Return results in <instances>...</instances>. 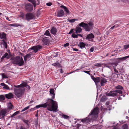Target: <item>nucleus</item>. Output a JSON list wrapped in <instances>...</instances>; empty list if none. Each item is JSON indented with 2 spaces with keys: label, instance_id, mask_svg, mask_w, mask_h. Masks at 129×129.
<instances>
[{
  "label": "nucleus",
  "instance_id": "f257e3e1",
  "mask_svg": "<svg viewBox=\"0 0 129 129\" xmlns=\"http://www.w3.org/2000/svg\"><path fill=\"white\" fill-rule=\"evenodd\" d=\"M35 107V109L40 107H46L48 110L51 111L56 112L58 108V105L56 101L52 99H49L46 103L37 105Z\"/></svg>",
  "mask_w": 129,
  "mask_h": 129
},
{
  "label": "nucleus",
  "instance_id": "f03ea898",
  "mask_svg": "<svg viewBox=\"0 0 129 129\" xmlns=\"http://www.w3.org/2000/svg\"><path fill=\"white\" fill-rule=\"evenodd\" d=\"M99 111L98 108H95L91 112L88 117L81 119V121L84 123L86 124L90 122L91 120H95L97 118Z\"/></svg>",
  "mask_w": 129,
  "mask_h": 129
},
{
  "label": "nucleus",
  "instance_id": "7ed1b4c3",
  "mask_svg": "<svg viewBox=\"0 0 129 129\" xmlns=\"http://www.w3.org/2000/svg\"><path fill=\"white\" fill-rule=\"evenodd\" d=\"M26 85L25 83H22L20 85H14V86L16 88L14 89V93L17 97H21L24 93V86H25Z\"/></svg>",
  "mask_w": 129,
  "mask_h": 129
},
{
  "label": "nucleus",
  "instance_id": "20e7f679",
  "mask_svg": "<svg viewBox=\"0 0 129 129\" xmlns=\"http://www.w3.org/2000/svg\"><path fill=\"white\" fill-rule=\"evenodd\" d=\"M93 23L91 21L88 24L82 22L79 24V26L84 28L85 30L87 31H90L93 28Z\"/></svg>",
  "mask_w": 129,
  "mask_h": 129
},
{
  "label": "nucleus",
  "instance_id": "39448f33",
  "mask_svg": "<svg viewBox=\"0 0 129 129\" xmlns=\"http://www.w3.org/2000/svg\"><path fill=\"white\" fill-rule=\"evenodd\" d=\"M12 63L14 64L18 65L19 66L23 65L24 64V61L22 58L19 56L15 58L12 57L11 59Z\"/></svg>",
  "mask_w": 129,
  "mask_h": 129
},
{
  "label": "nucleus",
  "instance_id": "423d86ee",
  "mask_svg": "<svg viewBox=\"0 0 129 129\" xmlns=\"http://www.w3.org/2000/svg\"><path fill=\"white\" fill-rule=\"evenodd\" d=\"M122 94V91L120 90L116 89L115 91H110L109 93H107L106 95L109 96L114 97L118 95V94Z\"/></svg>",
  "mask_w": 129,
  "mask_h": 129
},
{
  "label": "nucleus",
  "instance_id": "0eeeda50",
  "mask_svg": "<svg viewBox=\"0 0 129 129\" xmlns=\"http://www.w3.org/2000/svg\"><path fill=\"white\" fill-rule=\"evenodd\" d=\"M25 10L28 12L31 11L33 9V6L30 3L26 4L25 5Z\"/></svg>",
  "mask_w": 129,
  "mask_h": 129
},
{
  "label": "nucleus",
  "instance_id": "6e6552de",
  "mask_svg": "<svg viewBox=\"0 0 129 129\" xmlns=\"http://www.w3.org/2000/svg\"><path fill=\"white\" fill-rule=\"evenodd\" d=\"M26 19L28 21L34 18L35 17L33 14L31 13H29L27 14L26 15Z\"/></svg>",
  "mask_w": 129,
  "mask_h": 129
},
{
  "label": "nucleus",
  "instance_id": "1a4fd4ad",
  "mask_svg": "<svg viewBox=\"0 0 129 129\" xmlns=\"http://www.w3.org/2000/svg\"><path fill=\"white\" fill-rule=\"evenodd\" d=\"M42 47L40 45L34 46L31 48L30 49L33 50L35 53L37 52V51L41 49Z\"/></svg>",
  "mask_w": 129,
  "mask_h": 129
},
{
  "label": "nucleus",
  "instance_id": "9d476101",
  "mask_svg": "<svg viewBox=\"0 0 129 129\" xmlns=\"http://www.w3.org/2000/svg\"><path fill=\"white\" fill-rule=\"evenodd\" d=\"M100 83L101 86H104L105 85L106 83L107 82V80L104 77H101V78L100 80Z\"/></svg>",
  "mask_w": 129,
  "mask_h": 129
},
{
  "label": "nucleus",
  "instance_id": "9b49d317",
  "mask_svg": "<svg viewBox=\"0 0 129 129\" xmlns=\"http://www.w3.org/2000/svg\"><path fill=\"white\" fill-rule=\"evenodd\" d=\"M64 14V12L62 10L58 11L57 12L56 16L58 17H61L63 16Z\"/></svg>",
  "mask_w": 129,
  "mask_h": 129
},
{
  "label": "nucleus",
  "instance_id": "f8f14e48",
  "mask_svg": "<svg viewBox=\"0 0 129 129\" xmlns=\"http://www.w3.org/2000/svg\"><path fill=\"white\" fill-rule=\"evenodd\" d=\"M6 109H3L0 111V119L1 118V115H2V117L4 118L5 114L6 113Z\"/></svg>",
  "mask_w": 129,
  "mask_h": 129
},
{
  "label": "nucleus",
  "instance_id": "ddd939ff",
  "mask_svg": "<svg viewBox=\"0 0 129 129\" xmlns=\"http://www.w3.org/2000/svg\"><path fill=\"white\" fill-rule=\"evenodd\" d=\"M54 90L53 88H51L50 90V94L51 96L52 99L54 98L55 94L54 92Z\"/></svg>",
  "mask_w": 129,
  "mask_h": 129
},
{
  "label": "nucleus",
  "instance_id": "4468645a",
  "mask_svg": "<svg viewBox=\"0 0 129 129\" xmlns=\"http://www.w3.org/2000/svg\"><path fill=\"white\" fill-rule=\"evenodd\" d=\"M91 78L94 81L96 84H97V83L99 82L100 81L101 78L99 77H98L95 78L93 76H92Z\"/></svg>",
  "mask_w": 129,
  "mask_h": 129
},
{
  "label": "nucleus",
  "instance_id": "2eb2a0df",
  "mask_svg": "<svg viewBox=\"0 0 129 129\" xmlns=\"http://www.w3.org/2000/svg\"><path fill=\"white\" fill-rule=\"evenodd\" d=\"M5 96L8 99L12 98L13 97V94L11 93H9L8 94H5Z\"/></svg>",
  "mask_w": 129,
  "mask_h": 129
},
{
  "label": "nucleus",
  "instance_id": "dca6fc26",
  "mask_svg": "<svg viewBox=\"0 0 129 129\" xmlns=\"http://www.w3.org/2000/svg\"><path fill=\"white\" fill-rule=\"evenodd\" d=\"M0 39L2 40H6V34L4 33H3L2 34L0 33Z\"/></svg>",
  "mask_w": 129,
  "mask_h": 129
},
{
  "label": "nucleus",
  "instance_id": "f3484780",
  "mask_svg": "<svg viewBox=\"0 0 129 129\" xmlns=\"http://www.w3.org/2000/svg\"><path fill=\"white\" fill-rule=\"evenodd\" d=\"M42 41L45 45H47L49 43V40L47 37L44 38L42 39Z\"/></svg>",
  "mask_w": 129,
  "mask_h": 129
},
{
  "label": "nucleus",
  "instance_id": "a211bd4d",
  "mask_svg": "<svg viewBox=\"0 0 129 129\" xmlns=\"http://www.w3.org/2000/svg\"><path fill=\"white\" fill-rule=\"evenodd\" d=\"M94 36L93 34L91 33L87 36L86 37V39H90L94 38Z\"/></svg>",
  "mask_w": 129,
  "mask_h": 129
},
{
  "label": "nucleus",
  "instance_id": "6ab92c4d",
  "mask_svg": "<svg viewBox=\"0 0 129 129\" xmlns=\"http://www.w3.org/2000/svg\"><path fill=\"white\" fill-rule=\"evenodd\" d=\"M57 32V29L54 27L52 28L51 30V33L54 35H55Z\"/></svg>",
  "mask_w": 129,
  "mask_h": 129
},
{
  "label": "nucleus",
  "instance_id": "aec40b11",
  "mask_svg": "<svg viewBox=\"0 0 129 129\" xmlns=\"http://www.w3.org/2000/svg\"><path fill=\"white\" fill-rule=\"evenodd\" d=\"M31 57V55L30 54H27L24 57V60L25 62H26L28 59L30 58Z\"/></svg>",
  "mask_w": 129,
  "mask_h": 129
},
{
  "label": "nucleus",
  "instance_id": "412c9836",
  "mask_svg": "<svg viewBox=\"0 0 129 129\" xmlns=\"http://www.w3.org/2000/svg\"><path fill=\"white\" fill-rule=\"evenodd\" d=\"M60 7L62 8H63L66 12L67 14H68L69 13V11L68 9L66 8V7L62 5L60 6Z\"/></svg>",
  "mask_w": 129,
  "mask_h": 129
},
{
  "label": "nucleus",
  "instance_id": "4be33fe9",
  "mask_svg": "<svg viewBox=\"0 0 129 129\" xmlns=\"http://www.w3.org/2000/svg\"><path fill=\"white\" fill-rule=\"evenodd\" d=\"M129 58V55L122 58H117V60L119 61H123L126 60Z\"/></svg>",
  "mask_w": 129,
  "mask_h": 129
},
{
  "label": "nucleus",
  "instance_id": "5701e85b",
  "mask_svg": "<svg viewBox=\"0 0 129 129\" xmlns=\"http://www.w3.org/2000/svg\"><path fill=\"white\" fill-rule=\"evenodd\" d=\"M76 33L77 34L78 33H80L82 31V29L80 27H76L75 29Z\"/></svg>",
  "mask_w": 129,
  "mask_h": 129
},
{
  "label": "nucleus",
  "instance_id": "b1692460",
  "mask_svg": "<svg viewBox=\"0 0 129 129\" xmlns=\"http://www.w3.org/2000/svg\"><path fill=\"white\" fill-rule=\"evenodd\" d=\"M13 106L11 103H10L8 104V109L9 110L12 109Z\"/></svg>",
  "mask_w": 129,
  "mask_h": 129
},
{
  "label": "nucleus",
  "instance_id": "393cba45",
  "mask_svg": "<svg viewBox=\"0 0 129 129\" xmlns=\"http://www.w3.org/2000/svg\"><path fill=\"white\" fill-rule=\"evenodd\" d=\"M1 85L2 86H4L3 88H5L7 90L10 89L9 87L4 83H1Z\"/></svg>",
  "mask_w": 129,
  "mask_h": 129
},
{
  "label": "nucleus",
  "instance_id": "a878e982",
  "mask_svg": "<svg viewBox=\"0 0 129 129\" xmlns=\"http://www.w3.org/2000/svg\"><path fill=\"white\" fill-rule=\"evenodd\" d=\"M19 111H17L16 112H15L12 115L10 116V117L11 118H13L15 116L17 115V114H18L19 113Z\"/></svg>",
  "mask_w": 129,
  "mask_h": 129
},
{
  "label": "nucleus",
  "instance_id": "bb28decb",
  "mask_svg": "<svg viewBox=\"0 0 129 129\" xmlns=\"http://www.w3.org/2000/svg\"><path fill=\"white\" fill-rule=\"evenodd\" d=\"M6 40L3 39V40H2V41L3 42V44L5 48L6 49H7V44L6 43Z\"/></svg>",
  "mask_w": 129,
  "mask_h": 129
},
{
  "label": "nucleus",
  "instance_id": "cd10ccee",
  "mask_svg": "<svg viewBox=\"0 0 129 129\" xmlns=\"http://www.w3.org/2000/svg\"><path fill=\"white\" fill-rule=\"evenodd\" d=\"M28 1L31 3L33 4L34 7H35L36 6V4L35 0H28Z\"/></svg>",
  "mask_w": 129,
  "mask_h": 129
},
{
  "label": "nucleus",
  "instance_id": "c85d7f7f",
  "mask_svg": "<svg viewBox=\"0 0 129 129\" xmlns=\"http://www.w3.org/2000/svg\"><path fill=\"white\" fill-rule=\"evenodd\" d=\"M115 88L117 89L120 90L123 89V87L121 86L120 85H119L116 86Z\"/></svg>",
  "mask_w": 129,
  "mask_h": 129
},
{
  "label": "nucleus",
  "instance_id": "c756f323",
  "mask_svg": "<svg viewBox=\"0 0 129 129\" xmlns=\"http://www.w3.org/2000/svg\"><path fill=\"white\" fill-rule=\"evenodd\" d=\"M85 44L83 42H81L79 44V46L81 48L84 47L85 46Z\"/></svg>",
  "mask_w": 129,
  "mask_h": 129
},
{
  "label": "nucleus",
  "instance_id": "7c9ffc66",
  "mask_svg": "<svg viewBox=\"0 0 129 129\" xmlns=\"http://www.w3.org/2000/svg\"><path fill=\"white\" fill-rule=\"evenodd\" d=\"M52 65H53L54 66H58L59 67H61L60 64L58 62H57L56 63H54V64H52Z\"/></svg>",
  "mask_w": 129,
  "mask_h": 129
},
{
  "label": "nucleus",
  "instance_id": "2f4dec72",
  "mask_svg": "<svg viewBox=\"0 0 129 129\" xmlns=\"http://www.w3.org/2000/svg\"><path fill=\"white\" fill-rule=\"evenodd\" d=\"M10 26H14V27H17L18 26H20L19 24H11L9 25Z\"/></svg>",
  "mask_w": 129,
  "mask_h": 129
},
{
  "label": "nucleus",
  "instance_id": "473e14b6",
  "mask_svg": "<svg viewBox=\"0 0 129 129\" xmlns=\"http://www.w3.org/2000/svg\"><path fill=\"white\" fill-rule=\"evenodd\" d=\"M123 129H128V126L127 124H125L124 125L122 126Z\"/></svg>",
  "mask_w": 129,
  "mask_h": 129
},
{
  "label": "nucleus",
  "instance_id": "72a5a7b5",
  "mask_svg": "<svg viewBox=\"0 0 129 129\" xmlns=\"http://www.w3.org/2000/svg\"><path fill=\"white\" fill-rule=\"evenodd\" d=\"M5 96L3 95H0V101H2L5 99Z\"/></svg>",
  "mask_w": 129,
  "mask_h": 129
},
{
  "label": "nucleus",
  "instance_id": "f704fd0d",
  "mask_svg": "<svg viewBox=\"0 0 129 129\" xmlns=\"http://www.w3.org/2000/svg\"><path fill=\"white\" fill-rule=\"evenodd\" d=\"M23 121L24 122L26 123L27 125H29V124H28V123L29 122V121L25 120V119H23Z\"/></svg>",
  "mask_w": 129,
  "mask_h": 129
},
{
  "label": "nucleus",
  "instance_id": "c9c22d12",
  "mask_svg": "<svg viewBox=\"0 0 129 129\" xmlns=\"http://www.w3.org/2000/svg\"><path fill=\"white\" fill-rule=\"evenodd\" d=\"M44 35L47 36H50V34L49 31L48 30H47L44 33Z\"/></svg>",
  "mask_w": 129,
  "mask_h": 129
},
{
  "label": "nucleus",
  "instance_id": "e433bc0d",
  "mask_svg": "<svg viewBox=\"0 0 129 129\" xmlns=\"http://www.w3.org/2000/svg\"><path fill=\"white\" fill-rule=\"evenodd\" d=\"M72 37L74 38H77V35L75 34L74 33H73L72 35Z\"/></svg>",
  "mask_w": 129,
  "mask_h": 129
},
{
  "label": "nucleus",
  "instance_id": "4c0bfd02",
  "mask_svg": "<svg viewBox=\"0 0 129 129\" xmlns=\"http://www.w3.org/2000/svg\"><path fill=\"white\" fill-rule=\"evenodd\" d=\"M75 19H72L70 20H69V19H68V21L71 23L74 22L75 21Z\"/></svg>",
  "mask_w": 129,
  "mask_h": 129
},
{
  "label": "nucleus",
  "instance_id": "58836bf2",
  "mask_svg": "<svg viewBox=\"0 0 129 129\" xmlns=\"http://www.w3.org/2000/svg\"><path fill=\"white\" fill-rule=\"evenodd\" d=\"M124 48L126 50L129 48V44L125 45L124 46Z\"/></svg>",
  "mask_w": 129,
  "mask_h": 129
},
{
  "label": "nucleus",
  "instance_id": "ea45409f",
  "mask_svg": "<svg viewBox=\"0 0 129 129\" xmlns=\"http://www.w3.org/2000/svg\"><path fill=\"white\" fill-rule=\"evenodd\" d=\"M29 106H28L27 107H26L25 108H24L22 110V112H23L24 111L26 110H27L28 109H29Z\"/></svg>",
  "mask_w": 129,
  "mask_h": 129
},
{
  "label": "nucleus",
  "instance_id": "a19ab883",
  "mask_svg": "<svg viewBox=\"0 0 129 129\" xmlns=\"http://www.w3.org/2000/svg\"><path fill=\"white\" fill-rule=\"evenodd\" d=\"M62 117L63 118L65 119H67L69 117V116L67 115H62Z\"/></svg>",
  "mask_w": 129,
  "mask_h": 129
},
{
  "label": "nucleus",
  "instance_id": "79ce46f5",
  "mask_svg": "<svg viewBox=\"0 0 129 129\" xmlns=\"http://www.w3.org/2000/svg\"><path fill=\"white\" fill-rule=\"evenodd\" d=\"M90 70L89 71H84V72L90 75H91V74L90 73Z\"/></svg>",
  "mask_w": 129,
  "mask_h": 129
},
{
  "label": "nucleus",
  "instance_id": "37998d69",
  "mask_svg": "<svg viewBox=\"0 0 129 129\" xmlns=\"http://www.w3.org/2000/svg\"><path fill=\"white\" fill-rule=\"evenodd\" d=\"M25 83L26 84V85L25 86H24V87H26V88H27L28 89H30V86L29 85H27V84L26 83L24 82V83Z\"/></svg>",
  "mask_w": 129,
  "mask_h": 129
},
{
  "label": "nucleus",
  "instance_id": "c03bdc74",
  "mask_svg": "<svg viewBox=\"0 0 129 129\" xmlns=\"http://www.w3.org/2000/svg\"><path fill=\"white\" fill-rule=\"evenodd\" d=\"M106 100V98L105 96H103L101 99V101L102 102Z\"/></svg>",
  "mask_w": 129,
  "mask_h": 129
},
{
  "label": "nucleus",
  "instance_id": "a18cd8bd",
  "mask_svg": "<svg viewBox=\"0 0 129 129\" xmlns=\"http://www.w3.org/2000/svg\"><path fill=\"white\" fill-rule=\"evenodd\" d=\"M2 76L3 78H6L7 77V76L4 73L2 74Z\"/></svg>",
  "mask_w": 129,
  "mask_h": 129
},
{
  "label": "nucleus",
  "instance_id": "49530a36",
  "mask_svg": "<svg viewBox=\"0 0 129 129\" xmlns=\"http://www.w3.org/2000/svg\"><path fill=\"white\" fill-rule=\"evenodd\" d=\"M114 71L115 72V73H116V74H117V73H118V71L117 70L116 68L115 67H114Z\"/></svg>",
  "mask_w": 129,
  "mask_h": 129
},
{
  "label": "nucleus",
  "instance_id": "de8ad7c7",
  "mask_svg": "<svg viewBox=\"0 0 129 129\" xmlns=\"http://www.w3.org/2000/svg\"><path fill=\"white\" fill-rule=\"evenodd\" d=\"M94 48L93 47H92L90 49V50L91 52H92L93 51Z\"/></svg>",
  "mask_w": 129,
  "mask_h": 129
},
{
  "label": "nucleus",
  "instance_id": "09e8293b",
  "mask_svg": "<svg viewBox=\"0 0 129 129\" xmlns=\"http://www.w3.org/2000/svg\"><path fill=\"white\" fill-rule=\"evenodd\" d=\"M52 5V3L50 2L48 3H46V5L49 6H50Z\"/></svg>",
  "mask_w": 129,
  "mask_h": 129
},
{
  "label": "nucleus",
  "instance_id": "8fccbe9b",
  "mask_svg": "<svg viewBox=\"0 0 129 129\" xmlns=\"http://www.w3.org/2000/svg\"><path fill=\"white\" fill-rule=\"evenodd\" d=\"M121 96H123V97H124L125 96V95H122L121 96H120L118 98V100H121V99H122V98L121 97Z\"/></svg>",
  "mask_w": 129,
  "mask_h": 129
},
{
  "label": "nucleus",
  "instance_id": "3c124183",
  "mask_svg": "<svg viewBox=\"0 0 129 129\" xmlns=\"http://www.w3.org/2000/svg\"><path fill=\"white\" fill-rule=\"evenodd\" d=\"M69 45V43H66V44H65L64 45V46L65 47H67V46H68Z\"/></svg>",
  "mask_w": 129,
  "mask_h": 129
},
{
  "label": "nucleus",
  "instance_id": "603ef678",
  "mask_svg": "<svg viewBox=\"0 0 129 129\" xmlns=\"http://www.w3.org/2000/svg\"><path fill=\"white\" fill-rule=\"evenodd\" d=\"M73 30H74L73 29H71L70 30V31L68 33V34H71L73 32Z\"/></svg>",
  "mask_w": 129,
  "mask_h": 129
},
{
  "label": "nucleus",
  "instance_id": "864d4df0",
  "mask_svg": "<svg viewBox=\"0 0 129 129\" xmlns=\"http://www.w3.org/2000/svg\"><path fill=\"white\" fill-rule=\"evenodd\" d=\"M118 63H112L111 64H113L115 65V66H116L118 65Z\"/></svg>",
  "mask_w": 129,
  "mask_h": 129
},
{
  "label": "nucleus",
  "instance_id": "5fc2aeb1",
  "mask_svg": "<svg viewBox=\"0 0 129 129\" xmlns=\"http://www.w3.org/2000/svg\"><path fill=\"white\" fill-rule=\"evenodd\" d=\"M20 129H27V128L23 127V126H21Z\"/></svg>",
  "mask_w": 129,
  "mask_h": 129
},
{
  "label": "nucleus",
  "instance_id": "6e6d98bb",
  "mask_svg": "<svg viewBox=\"0 0 129 129\" xmlns=\"http://www.w3.org/2000/svg\"><path fill=\"white\" fill-rule=\"evenodd\" d=\"M36 110L35 108L34 107V108H32L31 109H30V111H32L34 110Z\"/></svg>",
  "mask_w": 129,
  "mask_h": 129
},
{
  "label": "nucleus",
  "instance_id": "4d7b16f0",
  "mask_svg": "<svg viewBox=\"0 0 129 129\" xmlns=\"http://www.w3.org/2000/svg\"><path fill=\"white\" fill-rule=\"evenodd\" d=\"M73 50L76 51H78V49L76 48H73Z\"/></svg>",
  "mask_w": 129,
  "mask_h": 129
},
{
  "label": "nucleus",
  "instance_id": "13d9d810",
  "mask_svg": "<svg viewBox=\"0 0 129 129\" xmlns=\"http://www.w3.org/2000/svg\"><path fill=\"white\" fill-rule=\"evenodd\" d=\"M8 55V54L7 53H6L4 54V56L5 57H6Z\"/></svg>",
  "mask_w": 129,
  "mask_h": 129
},
{
  "label": "nucleus",
  "instance_id": "bf43d9fd",
  "mask_svg": "<svg viewBox=\"0 0 129 129\" xmlns=\"http://www.w3.org/2000/svg\"><path fill=\"white\" fill-rule=\"evenodd\" d=\"M101 64L98 63L96 65V66H97L98 67H100L101 66Z\"/></svg>",
  "mask_w": 129,
  "mask_h": 129
},
{
  "label": "nucleus",
  "instance_id": "052dcab7",
  "mask_svg": "<svg viewBox=\"0 0 129 129\" xmlns=\"http://www.w3.org/2000/svg\"><path fill=\"white\" fill-rule=\"evenodd\" d=\"M60 72L61 73H63V70L62 69H61L60 70Z\"/></svg>",
  "mask_w": 129,
  "mask_h": 129
},
{
  "label": "nucleus",
  "instance_id": "680f3d73",
  "mask_svg": "<svg viewBox=\"0 0 129 129\" xmlns=\"http://www.w3.org/2000/svg\"><path fill=\"white\" fill-rule=\"evenodd\" d=\"M115 25H114L110 28L111 29H113L115 27Z\"/></svg>",
  "mask_w": 129,
  "mask_h": 129
},
{
  "label": "nucleus",
  "instance_id": "e2e57ef3",
  "mask_svg": "<svg viewBox=\"0 0 129 129\" xmlns=\"http://www.w3.org/2000/svg\"><path fill=\"white\" fill-rule=\"evenodd\" d=\"M77 36L78 37V36H80L81 37H82V35H81L80 34H77Z\"/></svg>",
  "mask_w": 129,
  "mask_h": 129
},
{
  "label": "nucleus",
  "instance_id": "0e129e2a",
  "mask_svg": "<svg viewBox=\"0 0 129 129\" xmlns=\"http://www.w3.org/2000/svg\"><path fill=\"white\" fill-rule=\"evenodd\" d=\"M5 57L3 55V56L2 57H1V59H4V58H5Z\"/></svg>",
  "mask_w": 129,
  "mask_h": 129
},
{
  "label": "nucleus",
  "instance_id": "69168bd1",
  "mask_svg": "<svg viewBox=\"0 0 129 129\" xmlns=\"http://www.w3.org/2000/svg\"><path fill=\"white\" fill-rule=\"evenodd\" d=\"M6 19H7V20H8L9 21H10V20H9V18L8 17H7V18H6Z\"/></svg>",
  "mask_w": 129,
  "mask_h": 129
},
{
  "label": "nucleus",
  "instance_id": "338daca9",
  "mask_svg": "<svg viewBox=\"0 0 129 129\" xmlns=\"http://www.w3.org/2000/svg\"><path fill=\"white\" fill-rule=\"evenodd\" d=\"M35 116L36 117H37L38 116V114L37 113V114H36L35 115Z\"/></svg>",
  "mask_w": 129,
  "mask_h": 129
},
{
  "label": "nucleus",
  "instance_id": "774afa93",
  "mask_svg": "<svg viewBox=\"0 0 129 129\" xmlns=\"http://www.w3.org/2000/svg\"><path fill=\"white\" fill-rule=\"evenodd\" d=\"M33 102V101H30V103H31Z\"/></svg>",
  "mask_w": 129,
  "mask_h": 129
}]
</instances>
